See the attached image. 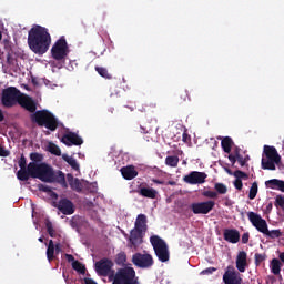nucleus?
Wrapping results in <instances>:
<instances>
[{"label":"nucleus","mask_w":284,"mask_h":284,"mask_svg":"<svg viewBox=\"0 0 284 284\" xmlns=\"http://www.w3.org/2000/svg\"><path fill=\"white\" fill-rule=\"evenodd\" d=\"M18 104L27 110V112H31L30 118L32 123H37L39 128H45L47 130H50V132H55L57 128H59V119H57L52 112L48 110L37 111V102L32 97L22 93Z\"/></svg>","instance_id":"obj_1"},{"label":"nucleus","mask_w":284,"mask_h":284,"mask_svg":"<svg viewBox=\"0 0 284 284\" xmlns=\"http://www.w3.org/2000/svg\"><path fill=\"white\" fill-rule=\"evenodd\" d=\"M29 179H39L43 183H59L62 187H68L65 173L62 171L54 172V169L47 163H29Z\"/></svg>","instance_id":"obj_2"},{"label":"nucleus","mask_w":284,"mask_h":284,"mask_svg":"<svg viewBox=\"0 0 284 284\" xmlns=\"http://www.w3.org/2000/svg\"><path fill=\"white\" fill-rule=\"evenodd\" d=\"M52 44V36L48 28L34 24L28 32V45L34 54L43 57L50 50Z\"/></svg>","instance_id":"obj_3"},{"label":"nucleus","mask_w":284,"mask_h":284,"mask_svg":"<svg viewBox=\"0 0 284 284\" xmlns=\"http://www.w3.org/2000/svg\"><path fill=\"white\" fill-rule=\"evenodd\" d=\"M247 217L250 223H252V226L257 230V232H261L262 234H265V236H268V239H281L283 236V232L281 229L272 230L267 229V221H265L258 213H254L250 211L247 213Z\"/></svg>","instance_id":"obj_4"},{"label":"nucleus","mask_w":284,"mask_h":284,"mask_svg":"<svg viewBox=\"0 0 284 284\" xmlns=\"http://www.w3.org/2000/svg\"><path fill=\"white\" fill-rule=\"evenodd\" d=\"M150 243L159 261L161 263H168V261H170V250L168 248L165 240L161 239L159 235H152L150 237Z\"/></svg>","instance_id":"obj_5"},{"label":"nucleus","mask_w":284,"mask_h":284,"mask_svg":"<svg viewBox=\"0 0 284 284\" xmlns=\"http://www.w3.org/2000/svg\"><path fill=\"white\" fill-rule=\"evenodd\" d=\"M23 93L16 87H9L2 90L1 103L4 108H14L19 103Z\"/></svg>","instance_id":"obj_6"},{"label":"nucleus","mask_w":284,"mask_h":284,"mask_svg":"<svg viewBox=\"0 0 284 284\" xmlns=\"http://www.w3.org/2000/svg\"><path fill=\"white\" fill-rule=\"evenodd\" d=\"M70 54V48L68 47V40H65V36H62L54 42L51 48V57L55 61H63L65 57Z\"/></svg>","instance_id":"obj_7"},{"label":"nucleus","mask_w":284,"mask_h":284,"mask_svg":"<svg viewBox=\"0 0 284 284\" xmlns=\"http://www.w3.org/2000/svg\"><path fill=\"white\" fill-rule=\"evenodd\" d=\"M132 263L140 270H150L154 265V257L149 253H135L132 255Z\"/></svg>","instance_id":"obj_8"},{"label":"nucleus","mask_w":284,"mask_h":284,"mask_svg":"<svg viewBox=\"0 0 284 284\" xmlns=\"http://www.w3.org/2000/svg\"><path fill=\"white\" fill-rule=\"evenodd\" d=\"M94 267L98 276H108V278H110V274L114 272V270H112V267H114V262L108 257H104L95 262Z\"/></svg>","instance_id":"obj_9"},{"label":"nucleus","mask_w":284,"mask_h":284,"mask_svg":"<svg viewBox=\"0 0 284 284\" xmlns=\"http://www.w3.org/2000/svg\"><path fill=\"white\" fill-rule=\"evenodd\" d=\"M214 205H216V203L210 200L206 202L192 203L190 207L193 214H210V212L214 210Z\"/></svg>","instance_id":"obj_10"},{"label":"nucleus","mask_w":284,"mask_h":284,"mask_svg":"<svg viewBox=\"0 0 284 284\" xmlns=\"http://www.w3.org/2000/svg\"><path fill=\"white\" fill-rule=\"evenodd\" d=\"M205 179H207L205 172L192 171L183 178V181L189 185H202V183H205Z\"/></svg>","instance_id":"obj_11"},{"label":"nucleus","mask_w":284,"mask_h":284,"mask_svg":"<svg viewBox=\"0 0 284 284\" xmlns=\"http://www.w3.org/2000/svg\"><path fill=\"white\" fill-rule=\"evenodd\" d=\"M18 165L20 170L17 172V179L19 181H30V164H28L24 155H21Z\"/></svg>","instance_id":"obj_12"},{"label":"nucleus","mask_w":284,"mask_h":284,"mask_svg":"<svg viewBox=\"0 0 284 284\" xmlns=\"http://www.w3.org/2000/svg\"><path fill=\"white\" fill-rule=\"evenodd\" d=\"M54 207H57L59 212H61V214H64L65 216L74 214V203H72V201L67 197L59 200Z\"/></svg>","instance_id":"obj_13"},{"label":"nucleus","mask_w":284,"mask_h":284,"mask_svg":"<svg viewBox=\"0 0 284 284\" xmlns=\"http://www.w3.org/2000/svg\"><path fill=\"white\" fill-rule=\"evenodd\" d=\"M61 143L72 148V145H83V139L74 132H68L61 138Z\"/></svg>","instance_id":"obj_14"},{"label":"nucleus","mask_w":284,"mask_h":284,"mask_svg":"<svg viewBox=\"0 0 284 284\" xmlns=\"http://www.w3.org/2000/svg\"><path fill=\"white\" fill-rule=\"evenodd\" d=\"M144 233L145 231H140L139 229L131 230L129 241L133 247H139L143 243Z\"/></svg>","instance_id":"obj_15"},{"label":"nucleus","mask_w":284,"mask_h":284,"mask_svg":"<svg viewBox=\"0 0 284 284\" xmlns=\"http://www.w3.org/2000/svg\"><path fill=\"white\" fill-rule=\"evenodd\" d=\"M223 236L224 241L227 243L236 244L239 241H241V233H239V230L236 229H225Z\"/></svg>","instance_id":"obj_16"},{"label":"nucleus","mask_w":284,"mask_h":284,"mask_svg":"<svg viewBox=\"0 0 284 284\" xmlns=\"http://www.w3.org/2000/svg\"><path fill=\"white\" fill-rule=\"evenodd\" d=\"M223 282L225 284H241L243 283V278L239 276V273L236 271L227 270L223 275Z\"/></svg>","instance_id":"obj_17"},{"label":"nucleus","mask_w":284,"mask_h":284,"mask_svg":"<svg viewBox=\"0 0 284 284\" xmlns=\"http://www.w3.org/2000/svg\"><path fill=\"white\" fill-rule=\"evenodd\" d=\"M67 181L73 192H83V183H81V180L74 178L71 173L67 174Z\"/></svg>","instance_id":"obj_18"},{"label":"nucleus","mask_w":284,"mask_h":284,"mask_svg":"<svg viewBox=\"0 0 284 284\" xmlns=\"http://www.w3.org/2000/svg\"><path fill=\"white\" fill-rule=\"evenodd\" d=\"M264 154L266 159H271L276 162V165L281 163V155L278 154V151H276V148L264 145Z\"/></svg>","instance_id":"obj_19"},{"label":"nucleus","mask_w":284,"mask_h":284,"mask_svg":"<svg viewBox=\"0 0 284 284\" xmlns=\"http://www.w3.org/2000/svg\"><path fill=\"white\" fill-rule=\"evenodd\" d=\"M120 172L126 181H132V179L139 176V172L134 169V165L123 166Z\"/></svg>","instance_id":"obj_20"},{"label":"nucleus","mask_w":284,"mask_h":284,"mask_svg":"<svg viewBox=\"0 0 284 284\" xmlns=\"http://www.w3.org/2000/svg\"><path fill=\"white\" fill-rule=\"evenodd\" d=\"M134 230L141 232H148V216L145 214H139L134 223Z\"/></svg>","instance_id":"obj_21"},{"label":"nucleus","mask_w":284,"mask_h":284,"mask_svg":"<svg viewBox=\"0 0 284 284\" xmlns=\"http://www.w3.org/2000/svg\"><path fill=\"white\" fill-rule=\"evenodd\" d=\"M245 267H247V253L245 251H242L237 254L236 257V268L239 272H245Z\"/></svg>","instance_id":"obj_22"},{"label":"nucleus","mask_w":284,"mask_h":284,"mask_svg":"<svg viewBox=\"0 0 284 284\" xmlns=\"http://www.w3.org/2000/svg\"><path fill=\"white\" fill-rule=\"evenodd\" d=\"M266 187L271 190H280V192H284V181L278 179H272L265 182Z\"/></svg>","instance_id":"obj_23"},{"label":"nucleus","mask_w":284,"mask_h":284,"mask_svg":"<svg viewBox=\"0 0 284 284\" xmlns=\"http://www.w3.org/2000/svg\"><path fill=\"white\" fill-rule=\"evenodd\" d=\"M281 267H283V262L278 258H273L271 261V272L274 276H281Z\"/></svg>","instance_id":"obj_24"},{"label":"nucleus","mask_w":284,"mask_h":284,"mask_svg":"<svg viewBox=\"0 0 284 284\" xmlns=\"http://www.w3.org/2000/svg\"><path fill=\"white\" fill-rule=\"evenodd\" d=\"M139 194L145 199H156L158 192L152 187H141Z\"/></svg>","instance_id":"obj_25"},{"label":"nucleus","mask_w":284,"mask_h":284,"mask_svg":"<svg viewBox=\"0 0 284 284\" xmlns=\"http://www.w3.org/2000/svg\"><path fill=\"white\" fill-rule=\"evenodd\" d=\"M221 145H222L223 152H225L226 154H230V152H232V145H234V141L232 140V138L225 136L221 141Z\"/></svg>","instance_id":"obj_26"},{"label":"nucleus","mask_w":284,"mask_h":284,"mask_svg":"<svg viewBox=\"0 0 284 284\" xmlns=\"http://www.w3.org/2000/svg\"><path fill=\"white\" fill-rule=\"evenodd\" d=\"M54 252H57L55 246H54V241L50 240L48 247H47V258H48L49 263H52V261L54 258Z\"/></svg>","instance_id":"obj_27"},{"label":"nucleus","mask_w":284,"mask_h":284,"mask_svg":"<svg viewBox=\"0 0 284 284\" xmlns=\"http://www.w3.org/2000/svg\"><path fill=\"white\" fill-rule=\"evenodd\" d=\"M262 170H276V161L272 159L265 160V158H262Z\"/></svg>","instance_id":"obj_28"},{"label":"nucleus","mask_w":284,"mask_h":284,"mask_svg":"<svg viewBox=\"0 0 284 284\" xmlns=\"http://www.w3.org/2000/svg\"><path fill=\"white\" fill-rule=\"evenodd\" d=\"M165 165L169 168H176L179 165V156L178 155H169L165 158Z\"/></svg>","instance_id":"obj_29"},{"label":"nucleus","mask_w":284,"mask_h":284,"mask_svg":"<svg viewBox=\"0 0 284 284\" xmlns=\"http://www.w3.org/2000/svg\"><path fill=\"white\" fill-rule=\"evenodd\" d=\"M63 161H65V163L70 164V166L72 168V170H79V163L77 162V160L70 155H62Z\"/></svg>","instance_id":"obj_30"},{"label":"nucleus","mask_w":284,"mask_h":284,"mask_svg":"<svg viewBox=\"0 0 284 284\" xmlns=\"http://www.w3.org/2000/svg\"><path fill=\"white\" fill-rule=\"evenodd\" d=\"M256 194H258V183L253 182L251 187H250V192H248L250 201H254V199H256Z\"/></svg>","instance_id":"obj_31"},{"label":"nucleus","mask_w":284,"mask_h":284,"mask_svg":"<svg viewBox=\"0 0 284 284\" xmlns=\"http://www.w3.org/2000/svg\"><path fill=\"white\" fill-rule=\"evenodd\" d=\"M95 71L98 72V74H100V77H102L103 79H112V74H110V72H108L106 68L103 67H95Z\"/></svg>","instance_id":"obj_32"},{"label":"nucleus","mask_w":284,"mask_h":284,"mask_svg":"<svg viewBox=\"0 0 284 284\" xmlns=\"http://www.w3.org/2000/svg\"><path fill=\"white\" fill-rule=\"evenodd\" d=\"M48 151L51 153V154H54V156H61V149L59 148V145L50 142L49 145H48Z\"/></svg>","instance_id":"obj_33"},{"label":"nucleus","mask_w":284,"mask_h":284,"mask_svg":"<svg viewBox=\"0 0 284 284\" xmlns=\"http://www.w3.org/2000/svg\"><path fill=\"white\" fill-rule=\"evenodd\" d=\"M115 263L118 265H125V263H128V255L125 254V252H121L116 254Z\"/></svg>","instance_id":"obj_34"},{"label":"nucleus","mask_w":284,"mask_h":284,"mask_svg":"<svg viewBox=\"0 0 284 284\" xmlns=\"http://www.w3.org/2000/svg\"><path fill=\"white\" fill-rule=\"evenodd\" d=\"M72 268L78 272V274H85V265H83L81 262L79 261H74L72 263Z\"/></svg>","instance_id":"obj_35"},{"label":"nucleus","mask_w":284,"mask_h":284,"mask_svg":"<svg viewBox=\"0 0 284 284\" xmlns=\"http://www.w3.org/2000/svg\"><path fill=\"white\" fill-rule=\"evenodd\" d=\"M216 194H227V186L221 182L214 184Z\"/></svg>","instance_id":"obj_36"},{"label":"nucleus","mask_w":284,"mask_h":284,"mask_svg":"<svg viewBox=\"0 0 284 284\" xmlns=\"http://www.w3.org/2000/svg\"><path fill=\"white\" fill-rule=\"evenodd\" d=\"M233 176H235V179L239 181H242V179H244V181H247V179H250V175L241 170L234 171Z\"/></svg>","instance_id":"obj_37"},{"label":"nucleus","mask_w":284,"mask_h":284,"mask_svg":"<svg viewBox=\"0 0 284 284\" xmlns=\"http://www.w3.org/2000/svg\"><path fill=\"white\" fill-rule=\"evenodd\" d=\"M31 163H41L43 161V155L40 153H31L30 154Z\"/></svg>","instance_id":"obj_38"},{"label":"nucleus","mask_w":284,"mask_h":284,"mask_svg":"<svg viewBox=\"0 0 284 284\" xmlns=\"http://www.w3.org/2000/svg\"><path fill=\"white\" fill-rule=\"evenodd\" d=\"M47 232L51 239H54V226L52 225V222L48 221L45 223Z\"/></svg>","instance_id":"obj_39"},{"label":"nucleus","mask_w":284,"mask_h":284,"mask_svg":"<svg viewBox=\"0 0 284 284\" xmlns=\"http://www.w3.org/2000/svg\"><path fill=\"white\" fill-rule=\"evenodd\" d=\"M275 207H281V210H284V196H282V195L276 196Z\"/></svg>","instance_id":"obj_40"},{"label":"nucleus","mask_w":284,"mask_h":284,"mask_svg":"<svg viewBox=\"0 0 284 284\" xmlns=\"http://www.w3.org/2000/svg\"><path fill=\"white\" fill-rule=\"evenodd\" d=\"M203 196L206 199H216L219 196V193L216 191H204Z\"/></svg>","instance_id":"obj_41"},{"label":"nucleus","mask_w":284,"mask_h":284,"mask_svg":"<svg viewBox=\"0 0 284 284\" xmlns=\"http://www.w3.org/2000/svg\"><path fill=\"white\" fill-rule=\"evenodd\" d=\"M265 261V255L261 253L255 254V265H261Z\"/></svg>","instance_id":"obj_42"},{"label":"nucleus","mask_w":284,"mask_h":284,"mask_svg":"<svg viewBox=\"0 0 284 284\" xmlns=\"http://www.w3.org/2000/svg\"><path fill=\"white\" fill-rule=\"evenodd\" d=\"M233 185H234L235 190H239V191L243 190V180L235 179V181L233 182Z\"/></svg>","instance_id":"obj_43"},{"label":"nucleus","mask_w":284,"mask_h":284,"mask_svg":"<svg viewBox=\"0 0 284 284\" xmlns=\"http://www.w3.org/2000/svg\"><path fill=\"white\" fill-rule=\"evenodd\" d=\"M236 159L241 168H244V165L247 163V159H244L243 155H237Z\"/></svg>","instance_id":"obj_44"},{"label":"nucleus","mask_w":284,"mask_h":284,"mask_svg":"<svg viewBox=\"0 0 284 284\" xmlns=\"http://www.w3.org/2000/svg\"><path fill=\"white\" fill-rule=\"evenodd\" d=\"M214 272H216V267H207V268L203 270V271L201 272V274H207V275H210V274H214Z\"/></svg>","instance_id":"obj_45"},{"label":"nucleus","mask_w":284,"mask_h":284,"mask_svg":"<svg viewBox=\"0 0 284 284\" xmlns=\"http://www.w3.org/2000/svg\"><path fill=\"white\" fill-rule=\"evenodd\" d=\"M242 243L246 245V243H250V233L246 232L242 235Z\"/></svg>","instance_id":"obj_46"},{"label":"nucleus","mask_w":284,"mask_h":284,"mask_svg":"<svg viewBox=\"0 0 284 284\" xmlns=\"http://www.w3.org/2000/svg\"><path fill=\"white\" fill-rule=\"evenodd\" d=\"M229 161L232 163V165H234V164L236 163V161H237L236 155L230 154V155H229Z\"/></svg>","instance_id":"obj_47"},{"label":"nucleus","mask_w":284,"mask_h":284,"mask_svg":"<svg viewBox=\"0 0 284 284\" xmlns=\"http://www.w3.org/2000/svg\"><path fill=\"white\" fill-rule=\"evenodd\" d=\"M64 256L69 263H74V261H77L72 254H65Z\"/></svg>","instance_id":"obj_48"},{"label":"nucleus","mask_w":284,"mask_h":284,"mask_svg":"<svg viewBox=\"0 0 284 284\" xmlns=\"http://www.w3.org/2000/svg\"><path fill=\"white\" fill-rule=\"evenodd\" d=\"M10 154L3 146L0 145V156H8Z\"/></svg>","instance_id":"obj_49"},{"label":"nucleus","mask_w":284,"mask_h":284,"mask_svg":"<svg viewBox=\"0 0 284 284\" xmlns=\"http://www.w3.org/2000/svg\"><path fill=\"white\" fill-rule=\"evenodd\" d=\"M233 156H241V149L239 146L234 149Z\"/></svg>","instance_id":"obj_50"},{"label":"nucleus","mask_w":284,"mask_h":284,"mask_svg":"<svg viewBox=\"0 0 284 284\" xmlns=\"http://www.w3.org/2000/svg\"><path fill=\"white\" fill-rule=\"evenodd\" d=\"M182 140H183L184 143H187V141H190V135L184 132V133L182 134Z\"/></svg>","instance_id":"obj_51"},{"label":"nucleus","mask_w":284,"mask_h":284,"mask_svg":"<svg viewBox=\"0 0 284 284\" xmlns=\"http://www.w3.org/2000/svg\"><path fill=\"white\" fill-rule=\"evenodd\" d=\"M55 247V254H61V243L54 244Z\"/></svg>","instance_id":"obj_52"},{"label":"nucleus","mask_w":284,"mask_h":284,"mask_svg":"<svg viewBox=\"0 0 284 284\" xmlns=\"http://www.w3.org/2000/svg\"><path fill=\"white\" fill-rule=\"evenodd\" d=\"M141 134H148V128L140 126Z\"/></svg>","instance_id":"obj_53"},{"label":"nucleus","mask_w":284,"mask_h":284,"mask_svg":"<svg viewBox=\"0 0 284 284\" xmlns=\"http://www.w3.org/2000/svg\"><path fill=\"white\" fill-rule=\"evenodd\" d=\"M7 63H9V65L12 63V57L10 54L7 55Z\"/></svg>","instance_id":"obj_54"},{"label":"nucleus","mask_w":284,"mask_h":284,"mask_svg":"<svg viewBox=\"0 0 284 284\" xmlns=\"http://www.w3.org/2000/svg\"><path fill=\"white\" fill-rule=\"evenodd\" d=\"M152 181H153V183H156V185H163V181H161V180L154 179Z\"/></svg>","instance_id":"obj_55"},{"label":"nucleus","mask_w":284,"mask_h":284,"mask_svg":"<svg viewBox=\"0 0 284 284\" xmlns=\"http://www.w3.org/2000/svg\"><path fill=\"white\" fill-rule=\"evenodd\" d=\"M42 192H52V189L50 186H43Z\"/></svg>","instance_id":"obj_56"},{"label":"nucleus","mask_w":284,"mask_h":284,"mask_svg":"<svg viewBox=\"0 0 284 284\" xmlns=\"http://www.w3.org/2000/svg\"><path fill=\"white\" fill-rule=\"evenodd\" d=\"M272 207H273V204L272 203H268L266 205V212H272Z\"/></svg>","instance_id":"obj_57"},{"label":"nucleus","mask_w":284,"mask_h":284,"mask_svg":"<svg viewBox=\"0 0 284 284\" xmlns=\"http://www.w3.org/2000/svg\"><path fill=\"white\" fill-rule=\"evenodd\" d=\"M6 119V115H3V111L0 109V123Z\"/></svg>","instance_id":"obj_58"},{"label":"nucleus","mask_w":284,"mask_h":284,"mask_svg":"<svg viewBox=\"0 0 284 284\" xmlns=\"http://www.w3.org/2000/svg\"><path fill=\"white\" fill-rule=\"evenodd\" d=\"M6 119V115H3V111L0 109V123Z\"/></svg>","instance_id":"obj_59"},{"label":"nucleus","mask_w":284,"mask_h":284,"mask_svg":"<svg viewBox=\"0 0 284 284\" xmlns=\"http://www.w3.org/2000/svg\"><path fill=\"white\" fill-rule=\"evenodd\" d=\"M51 196H52V199H58L59 195L57 193L52 192Z\"/></svg>","instance_id":"obj_60"},{"label":"nucleus","mask_w":284,"mask_h":284,"mask_svg":"<svg viewBox=\"0 0 284 284\" xmlns=\"http://www.w3.org/2000/svg\"><path fill=\"white\" fill-rule=\"evenodd\" d=\"M1 39H3V33H1V31H0V41H1Z\"/></svg>","instance_id":"obj_61"},{"label":"nucleus","mask_w":284,"mask_h":284,"mask_svg":"<svg viewBox=\"0 0 284 284\" xmlns=\"http://www.w3.org/2000/svg\"><path fill=\"white\" fill-rule=\"evenodd\" d=\"M244 159H246V162L250 161V155H246Z\"/></svg>","instance_id":"obj_62"},{"label":"nucleus","mask_w":284,"mask_h":284,"mask_svg":"<svg viewBox=\"0 0 284 284\" xmlns=\"http://www.w3.org/2000/svg\"><path fill=\"white\" fill-rule=\"evenodd\" d=\"M39 242H40V243H43V237H39Z\"/></svg>","instance_id":"obj_63"},{"label":"nucleus","mask_w":284,"mask_h":284,"mask_svg":"<svg viewBox=\"0 0 284 284\" xmlns=\"http://www.w3.org/2000/svg\"><path fill=\"white\" fill-rule=\"evenodd\" d=\"M227 173H229V174H232V171L227 170Z\"/></svg>","instance_id":"obj_64"}]
</instances>
